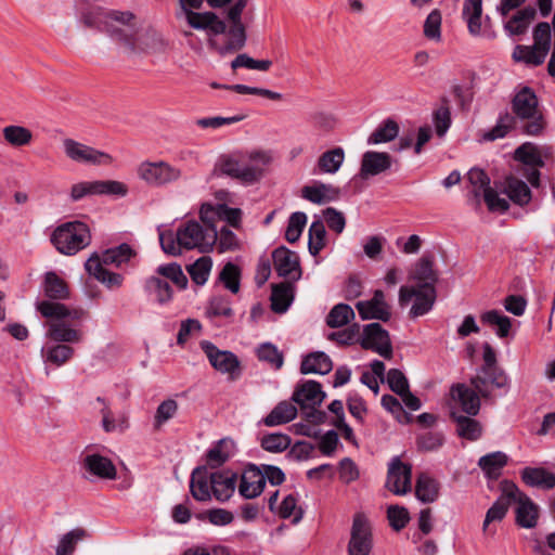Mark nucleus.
Masks as SVG:
<instances>
[{
  "label": "nucleus",
  "mask_w": 555,
  "mask_h": 555,
  "mask_svg": "<svg viewBox=\"0 0 555 555\" xmlns=\"http://www.w3.org/2000/svg\"><path fill=\"white\" fill-rule=\"evenodd\" d=\"M271 162L272 155L268 151H233L218 157L214 175L227 176L244 184H254L263 177Z\"/></svg>",
  "instance_id": "nucleus-1"
},
{
  "label": "nucleus",
  "mask_w": 555,
  "mask_h": 555,
  "mask_svg": "<svg viewBox=\"0 0 555 555\" xmlns=\"http://www.w3.org/2000/svg\"><path fill=\"white\" fill-rule=\"evenodd\" d=\"M217 237V228H203L196 221L182 223L176 233L170 230L159 233L163 250L172 256L181 255L182 249H198L201 253H208L212 250Z\"/></svg>",
  "instance_id": "nucleus-2"
},
{
  "label": "nucleus",
  "mask_w": 555,
  "mask_h": 555,
  "mask_svg": "<svg viewBox=\"0 0 555 555\" xmlns=\"http://www.w3.org/2000/svg\"><path fill=\"white\" fill-rule=\"evenodd\" d=\"M82 20L88 27L104 28L128 52L137 53L146 50L142 44L150 35H138L134 31L133 27L129 24L133 20V14L130 12L105 14L96 10L83 14Z\"/></svg>",
  "instance_id": "nucleus-3"
},
{
  "label": "nucleus",
  "mask_w": 555,
  "mask_h": 555,
  "mask_svg": "<svg viewBox=\"0 0 555 555\" xmlns=\"http://www.w3.org/2000/svg\"><path fill=\"white\" fill-rule=\"evenodd\" d=\"M135 255L134 250L126 243L117 247L106 249L101 255L93 253L86 261L85 269L89 275L108 288H119L122 285L124 276L111 272L107 266L120 267L127 263Z\"/></svg>",
  "instance_id": "nucleus-4"
},
{
  "label": "nucleus",
  "mask_w": 555,
  "mask_h": 555,
  "mask_svg": "<svg viewBox=\"0 0 555 555\" xmlns=\"http://www.w3.org/2000/svg\"><path fill=\"white\" fill-rule=\"evenodd\" d=\"M38 311L48 319L57 321L51 322L48 328V336L56 343H79L82 333L78 330L69 327L63 319L79 320L85 312L81 309H68L65 305L43 300L37 306Z\"/></svg>",
  "instance_id": "nucleus-5"
},
{
  "label": "nucleus",
  "mask_w": 555,
  "mask_h": 555,
  "mask_svg": "<svg viewBox=\"0 0 555 555\" xmlns=\"http://www.w3.org/2000/svg\"><path fill=\"white\" fill-rule=\"evenodd\" d=\"M513 116L521 122V130L528 135H539L545 128V119L539 105V99L529 87H521L512 99Z\"/></svg>",
  "instance_id": "nucleus-6"
},
{
  "label": "nucleus",
  "mask_w": 555,
  "mask_h": 555,
  "mask_svg": "<svg viewBox=\"0 0 555 555\" xmlns=\"http://www.w3.org/2000/svg\"><path fill=\"white\" fill-rule=\"evenodd\" d=\"M56 250L66 256L76 255L91 243L88 225L80 221H69L59 225L51 235Z\"/></svg>",
  "instance_id": "nucleus-7"
},
{
  "label": "nucleus",
  "mask_w": 555,
  "mask_h": 555,
  "mask_svg": "<svg viewBox=\"0 0 555 555\" xmlns=\"http://www.w3.org/2000/svg\"><path fill=\"white\" fill-rule=\"evenodd\" d=\"M467 179L472 185L469 192L473 194L476 205H480L482 197L490 211L505 212L508 210V202L500 197L498 192L491 188L490 178L483 170L478 168L470 169L467 173Z\"/></svg>",
  "instance_id": "nucleus-8"
},
{
  "label": "nucleus",
  "mask_w": 555,
  "mask_h": 555,
  "mask_svg": "<svg viewBox=\"0 0 555 555\" xmlns=\"http://www.w3.org/2000/svg\"><path fill=\"white\" fill-rule=\"evenodd\" d=\"M138 177L147 185L160 188L179 181L182 170L167 162H143L138 166Z\"/></svg>",
  "instance_id": "nucleus-9"
},
{
  "label": "nucleus",
  "mask_w": 555,
  "mask_h": 555,
  "mask_svg": "<svg viewBox=\"0 0 555 555\" xmlns=\"http://www.w3.org/2000/svg\"><path fill=\"white\" fill-rule=\"evenodd\" d=\"M414 298L410 315L418 318L428 313L436 301V288L428 285L401 286L399 291V305L405 307Z\"/></svg>",
  "instance_id": "nucleus-10"
},
{
  "label": "nucleus",
  "mask_w": 555,
  "mask_h": 555,
  "mask_svg": "<svg viewBox=\"0 0 555 555\" xmlns=\"http://www.w3.org/2000/svg\"><path fill=\"white\" fill-rule=\"evenodd\" d=\"M324 399L325 393L322 390V386L315 380H306L297 385L292 396V400L301 410H310L307 416L313 423H321L324 418V413L315 410V406L320 405Z\"/></svg>",
  "instance_id": "nucleus-11"
},
{
  "label": "nucleus",
  "mask_w": 555,
  "mask_h": 555,
  "mask_svg": "<svg viewBox=\"0 0 555 555\" xmlns=\"http://www.w3.org/2000/svg\"><path fill=\"white\" fill-rule=\"evenodd\" d=\"M128 186L115 180H95V181H81L75 183L70 188V199L77 202L86 196L91 195H115L119 197L126 196Z\"/></svg>",
  "instance_id": "nucleus-12"
},
{
  "label": "nucleus",
  "mask_w": 555,
  "mask_h": 555,
  "mask_svg": "<svg viewBox=\"0 0 555 555\" xmlns=\"http://www.w3.org/2000/svg\"><path fill=\"white\" fill-rule=\"evenodd\" d=\"M373 548V535L367 518L358 513L353 516L348 555H370Z\"/></svg>",
  "instance_id": "nucleus-13"
},
{
  "label": "nucleus",
  "mask_w": 555,
  "mask_h": 555,
  "mask_svg": "<svg viewBox=\"0 0 555 555\" xmlns=\"http://www.w3.org/2000/svg\"><path fill=\"white\" fill-rule=\"evenodd\" d=\"M517 492L518 487L514 482H502V494L486 513L482 524L483 533L489 535H493L495 533L496 530L492 527V524L500 522L504 519L512 503L513 495L517 494Z\"/></svg>",
  "instance_id": "nucleus-14"
},
{
  "label": "nucleus",
  "mask_w": 555,
  "mask_h": 555,
  "mask_svg": "<svg viewBox=\"0 0 555 555\" xmlns=\"http://www.w3.org/2000/svg\"><path fill=\"white\" fill-rule=\"evenodd\" d=\"M201 348L206 354L210 365L222 374H229L232 379L240 375V360L229 350H221L212 343L203 340Z\"/></svg>",
  "instance_id": "nucleus-15"
},
{
  "label": "nucleus",
  "mask_w": 555,
  "mask_h": 555,
  "mask_svg": "<svg viewBox=\"0 0 555 555\" xmlns=\"http://www.w3.org/2000/svg\"><path fill=\"white\" fill-rule=\"evenodd\" d=\"M63 146L66 156L77 163L103 166H107L113 163V157L109 154L85 145L73 139H65L63 141Z\"/></svg>",
  "instance_id": "nucleus-16"
},
{
  "label": "nucleus",
  "mask_w": 555,
  "mask_h": 555,
  "mask_svg": "<svg viewBox=\"0 0 555 555\" xmlns=\"http://www.w3.org/2000/svg\"><path fill=\"white\" fill-rule=\"evenodd\" d=\"M361 347L373 350L385 359L392 358L389 333L379 323H370L364 326Z\"/></svg>",
  "instance_id": "nucleus-17"
},
{
  "label": "nucleus",
  "mask_w": 555,
  "mask_h": 555,
  "mask_svg": "<svg viewBox=\"0 0 555 555\" xmlns=\"http://www.w3.org/2000/svg\"><path fill=\"white\" fill-rule=\"evenodd\" d=\"M412 467L398 456L388 465L386 488L396 495H404L412 489Z\"/></svg>",
  "instance_id": "nucleus-18"
},
{
  "label": "nucleus",
  "mask_w": 555,
  "mask_h": 555,
  "mask_svg": "<svg viewBox=\"0 0 555 555\" xmlns=\"http://www.w3.org/2000/svg\"><path fill=\"white\" fill-rule=\"evenodd\" d=\"M273 264L278 274L287 279L289 282H296L301 276L299 257L295 251L281 246L272 253Z\"/></svg>",
  "instance_id": "nucleus-19"
},
{
  "label": "nucleus",
  "mask_w": 555,
  "mask_h": 555,
  "mask_svg": "<svg viewBox=\"0 0 555 555\" xmlns=\"http://www.w3.org/2000/svg\"><path fill=\"white\" fill-rule=\"evenodd\" d=\"M356 308L362 320H380L387 322L390 317V306L385 300V294L376 289L369 300H361L356 304Z\"/></svg>",
  "instance_id": "nucleus-20"
},
{
  "label": "nucleus",
  "mask_w": 555,
  "mask_h": 555,
  "mask_svg": "<svg viewBox=\"0 0 555 555\" xmlns=\"http://www.w3.org/2000/svg\"><path fill=\"white\" fill-rule=\"evenodd\" d=\"M81 467L90 476L99 479L114 480L117 469L111 459L99 453H87L81 460Z\"/></svg>",
  "instance_id": "nucleus-21"
},
{
  "label": "nucleus",
  "mask_w": 555,
  "mask_h": 555,
  "mask_svg": "<svg viewBox=\"0 0 555 555\" xmlns=\"http://www.w3.org/2000/svg\"><path fill=\"white\" fill-rule=\"evenodd\" d=\"M512 502L517 503L515 514L516 524L526 529L534 528L538 524L539 507L532 500L518 489L513 495Z\"/></svg>",
  "instance_id": "nucleus-22"
},
{
  "label": "nucleus",
  "mask_w": 555,
  "mask_h": 555,
  "mask_svg": "<svg viewBox=\"0 0 555 555\" xmlns=\"http://www.w3.org/2000/svg\"><path fill=\"white\" fill-rule=\"evenodd\" d=\"M391 165L392 158L388 153L367 151L362 155L359 175L362 179H369L387 171Z\"/></svg>",
  "instance_id": "nucleus-23"
},
{
  "label": "nucleus",
  "mask_w": 555,
  "mask_h": 555,
  "mask_svg": "<svg viewBox=\"0 0 555 555\" xmlns=\"http://www.w3.org/2000/svg\"><path fill=\"white\" fill-rule=\"evenodd\" d=\"M472 384L476 391L483 397H487L490 393L488 385H492L495 388H507L508 377L501 367L493 366L490 369H481V375H477L473 378Z\"/></svg>",
  "instance_id": "nucleus-24"
},
{
  "label": "nucleus",
  "mask_w": 555,
  "mask_h": 555,
  "mask_svg": "<svg viewBox=\"0 0 555 555\" xmlns=\"http://www.w3.org/2000/svg\"><path fill=\"white\" fill-rule=\"evenodd\" d=\"M186 21L194 29H207L214 35H222L227 31L225 23L214 12L197 13L186 10Z\"/></svg>",
  "instance_id": "nucleus-25"
},
{
  "label": "nucleus",
  "mask_w": 555,
  "mask_h": 555,
  "mask_svg": "<svg viewBox=\"0 0 555 555\" xmlns=\"http://www.w3.org/2000/svg\"><path fill=\"white\" fill-rule=\"evenodd\" d=\"M263 476L261 469L255 465L248 466L241 477L238 492L245 499H254L258 496L264 488Z\"/></svg>",
  "instance_id": "nucleus-26"
},
{
  "label": "nucleus",
  "mask_w": 555,
  "mask_h": 555,
  "mask_svg": "<svg viewBox=\"0 0 555 555\" xmlns=\"http://www.w3.org/2000/svg\"><path fill=\"white\" fill-rule=\"evenodd\" d=\"M241 16L242 14H237V16L232 17L231 11H228L227 18L231 23L230 29L228 31L230 39L225 44L217 47V50L220 54L235 52L245 46V27L242 23Z\"/></svg>",
  "instance_id": "nucleus-27"
},
{
  "label": "nucleus",
  "mask_w": 555,
  "mask_h": 555,
  "mask_svg": "<svg viewBox=\"0 0 555 555\" xmlns=\"http://www.w3.org/2000/svg\"><path fill=\"white\" fill-rule=\"evenodd\" d=\"M550 149L539 147L532 143H524L515 151V159L526 167H544Z\"/></svg>",
  "instance_id": "nucleus-28"
},
{
  "label": "nucleus",
  "mask_w": 555,
  "mask_h": 555,
  "mask_svg": "<svg viewBox=\"0 0 555 555\" xmlns=\"http://www.w3.org/2000/svg\"><path fill=\"white\" fill-rule=\"evenodd\" d=\"M301 196L313 204L321 205L336 201L339 197V189L332 184L318 182L312 185H305L301 189Z\"/></svg>",
  "instance_id": "nucleus-29"
},
{
  "label": "nucleus",
  "mask_w": 555,
  "mask_h": 555,
  "mask_svg": "<svg viewBox=\"0 0 555 555\" xmlns=\"http://www.w3.org/2000/svg\"><path fill=\"white\" fill-rule=\"evenodd\" d=\"M236 475L229 470L211 474V491L215 498L224 502L229 500L235 490Z\"/></svg>",
  "instance_id": "nucleus-30"
},
{
  "label": "nucleus",
  "mask_w": 555,
  "mask_h": 555,
  "mask_svg": "<svg viewBox=\"0 0 555 555\" xmlns=\"http://www.w3.org/2000/svg\"><path fill=\"white\" fill-rule=\"evenodd\" d=\"M521 480L529 487L541 489L555 488V474L543 467L527 466L520 472Z\"/></svg>",
  "instance_id": "nucleus-31"
},
{
  "label": "nucleus",
  "mask_w": 555,
  "mask_h": 555,
  "mask_svg": "<svg viewBox=\"0 0 555 555\" xmlns=\"http://www.w3.org/2000/svg\"><path fill=\"white\" fill-rule=\"evenodd\" d=\"M295 282L285 281L272 285L271 309L276 313H284L294 299Z\"/></svg>",
  "instance_id": "nucleus-32"
},
{
  "label": "nucleus",
  "mask_w": 555,
  "mask_h": 555,
  "mask_svg": "<svg viewBox=\"0 0 555 555\" xmlns=\"http://www.w3.org/2000/svg\"><path fill=\"white\" fill-rule=\"evenodd\" d=\"M332 369L333 362L331 358L322 351H315L307 354L302 359L300 373L325 375L330 373Z\"/></svg>",
  "instance_id": "nucleus-33"
},
{
  "label": "nucleus",
  "mask_w": 555,
  "mask_h": 555,
  "mask_svg": "<svg viewBox=\"0 0 555 555\" xmlns=\"http://www.w3.org/2000/svg\"><path fill=\"white\" fill-rule=\"evenodd\" d=\"M453 399L457 400L463 412L468 415H476L480 409V400L475 390L465 385L459 384L452 387Z\"/></svg>",
  "instance_id": "nucleus-34"
},
{
  "label": "nucleus",
  "mask_w": 555,
  "mask_h": 555,
  "mask_svg": "<svg viewBox=\"0 0 555 555\" xmlns=\"http://www.w3.org/2000/svg\"><path fill=\"white\" fill-rule=\"evenodd\" d=\"M190 490L192 496L197 501H208L211 498V475L209 478L206 475V470L202 468L194 469L191 482Z\"/></svg>",
  "instance_id": "nucleus-35"
},
{
  "label": "nucleus",
  "mask_w": 555,
  "mask_h": 555,
  "mask_svg": "<svg viewBox=\"0 0 555 555\" xmlns=\"http://www.w3.org/2000/svg\"><path fill=\"white\" fill-rule=\"evenodd\" d=\"M235 450L234 441L229 438L220 439L207 452V464L211 468L223 465L233 454Z\"/></svg>",
  "instance_id": "nucleus-36"
},
{
  "label": "nucleus",
  "mask_w": 555,
  "mask_h": 555,
  "mask_svg": "<svg viewBox=\"0 0 555 555\" xmlns=\"http://www.w3.org/2000/svg\"><path fill=\"white\" fill-rule=\"evenodd\" d=\"M504 193L513 203L519 206L527 205L531 201V191L527 183L515 177L505 179Z\"/></svg>",
  "instance_id": "nucleus-37"
},
{
  "label": "nucleus",
  "mask_w": 555,
  "mask_h": 555,
  "mask_svg": "<svg viewBox=\"0 0 555 555\" xmlns=\"http://www.w3.org/2000/svg\"><path fill=\"white\" fill-rule=\"evenodd\" d=\"M296 415V406L291 402L282 401L273 408L262 422L266 426L273 427L289 423Z\"/></svg>",
  "instance_id": "nucleus-38"
},
{
  "label": "nucleus",
  "mask_w": 555,
  "mask_h": 555,
  "mask_svg": "<svg viewBox=\"0 0 555 555\" xmlns=\"http://www.w3.org/2000/svg\"><path fill=\"white\" fill-rule=\"evenodd\" d=\"M415 495L423 503L435 502L439 496L438 481L425 473L420 474L415 485Z\"/></svg>",
  "instance_id": "nucleus-39"
},
{
  "label": "nucleus",
  "mask_w": 555,
  "mask_h": 555,
  "mask_svg": "<svg viewBox=\"0 0 555 555\" xmlns=\"http://www.w3.org/2000/svg\"><path fill=\"white\" fill-rule=\"evenodd\" d=\"M451 416L456 423V433L461 438L470 441H475L480 438L482 427L478 421L455 412H452Z\"/></svg>",
  "instance_id": "nucleus-40"
},
{
  "label": "nucleus",
  "mask_w": 555,
  "mask_h": 555,
  "mask_svg": "<svg viewBox=\"0 0 555 555\" xmlns=\"http://www.w3.org/2000/svg\"><path fill=\"white\" fill-rule=\"evenodd\" d=\"M482 0H464L463 16L467 22L468 31L478 36L481 31Z\"/></svg>",
  "instance_id": "nucleus-41"
},
{
  "label": "nucleus",
  "mask_w": 555,
  "mask_h": 555,
  "mask_svg": "<svg viewBox=\"0 0 555 555\" xmlns=\"http://www.w3.org/2000/svg\"><path fill=\"white\" fill-rule=\"evenodd\" d=\"M345 160V151L343 147H334L321 154L317 167L322 173H336Z\"/></svg>",
  "instance_id": "nucleus-42"
},
{
  "label": "nucleus",
  "mask_w": 555,
  "mask_h": 555,
  "mask_svg": "<svg viewBox=\"0 0 555 555\" xmlns=\"http://www.w3.org/2000/svg\"><path fill=\"white\" fill-rule=\"evenodd\" d=\"M508 457L501 451H495L481 456L478 466L489 478H498L501 469L507 464Z\"/></svg>",
  "instance_id": "nucleus-43"
},
{
  "label": "nucleus",
  "mask_w": 555,
  "mask_h": 555,
  "mask_svg": "<svg viewBox=\"0 0 555 555\" xmlns=\"http://www.w3.org/2000/svg\"><path fill=\"white\" fill-rule=\"evenodd\" d=\"M145 292L154 296L159 305H165L172 299V289L168 282L159 276H151L145 281Z\"/></svg>",
  "instance_id": "nucleus-44"
},
{
  "label": "nucleus",
  "mask_w": 555,
  "mask_h": 555,
  "mask_svg": "<svg viewBox=\"0 0 555 555\" xmlns=\"http://www.w3.org/2000/svg\"><path fill=\"white\" fill-rule=\"evenodd\" d=\"M535 16V9L527 7L518 11L506 24L505 30L509 35H522L527 31Z\"/></svg>",
  "instance_id": "nucleus-45"
},
{
  "label": "nucleus",
  "mask_w": 555,
  "mask_h": 555,
  "mask_svg": "<svg viewBox=\"0 0 555 555\" xmlns=\"http://www.w3.org/2000/svg\"><path fill=\"white\" fill-rule=\"evenodd\" d=\"M546 55V52L534 44L531 47L518 44L513 52V59L515 62H521L530 66L541 65Z\"/></svg>",
  "instance_id": "nucleus-46"
},
{
  "label": "nucleus",
  "mask_w": 555,
  "mask_h": 555,
  "mask_svg": "<svg viewBox=\"0 0 555 555\" xmlns=\"http://www.w3.org/2000/svg\"><path fill=\"white\" fill-rule=\"evenodd\" d=\"M399 133V125L388 118L384 120L367 138V144H380L392 141Z\"/></svg>",
  "instance_id": "nucleus-47"
},
{
  "label": "nucleus",
  "mask_w": 555,
  "mask_h": 555,
  "mask_svg": "<svg viewBox=\"0 0 555 555\" xmlns=\"http://www.w3.org/2000/svg\"><path fill=\"white\" fill-rule=\"evenodd\" d=\"M4 140L14 147L28 145L33 140V132L23 126L10 125L2 129Z\"/></svg>",
  "instance_id": "nucleus-48"
},
{
  "label": "nucleus",
  "mask_w": 555,
  "mask_h": 555,
  "mask_svg": "<svg viewBox=\"0 0 555 555\" xmlns=\"http://www.w3.org/2000/svg\"><path fill=\"white\" fill-rule=\"evenodd\" d=\"M44 294L55 300H63L69 297L66 283L54 272H48L44 279Z\"/></svg>",
  "instance_id": "nucleus-49"
},
{
  "label": "nucleus",
  "mask_w": 555,
  "mask_h": 555,
  "mask_svg": "<svg viewBox=\"0 0 555 555\" xmlns=\"http://www.w3.org/2000/svg\"><path fill=\"white\" fill-rule=\"evenodd\" d=\"M88 537L83 528H75L62 535L56 546L55 555H73L78 542Z\"/></svg>",
  "instance_id": "nucleus-50"
},
{
  "label": "nucleus",
  "mask_w": 555,
  "mask_h": 555,
  "mask_svg": "<svg viewBox=\"0 0 555 555\" xmlns=\"http://www.w3.org/2000/svg\"><path fill=\"white\" fill-rule=\"evenodd\" d=\"M44 361L55 366L64 365L74 356V349L64 344L47 347L42 349Z\"/></svg>",
  "instance_id": "nucleus-51"
},
{
  "label": "nucleus",
  "mask_w": 555,
  "mask_h": 555,
  "mask_svg": "<svg viewBox=\"0 0 555 555\" xmlns=\"http://www.w3.org/2000/svg\"><path fill=\"white\" fill-rule=\"evenodd\" d=\"M516 117L509 113H505L499 117L495 126L483 134V139L486 141L502 139L516 127Z\"/></svg>",
  "instance_id": "nucleus-52"
},
{
  "label": "nucleus",
  "mask_w": 555,
  "mask_h": 555,
  "mask_svg": "<svg viewBox=\"0 0 555 555\" xmlns=\"http://www.w3.org/2000/svg\"><path fill=\"white\" fill-rule=\"evenodd\" d=\"M516 117L509 113H505L499 117L495 126L483 134V139L486 141L502 139L516 127Z\"/></svg>",
  "instance_id": "nucleus-53"
},
{
  "label": "nucleus",
  "mask_w": 555,
  "mask_h": 555,
  "mask_svg": "<svg viewBox=\"0 0 555 555\" xmlns=\"http://www.w3.org/2000/svg\"><path fill=\"white\" fill-rule=\"evenodd\" d=\"M516 117L509 113H505L499 117L495 126L483 134V139L486 141L502 139L516 127Z\"/></svg>",
  "instance_id": "nucleus-54"
},
{
  "label": "nucleus",
  "mask_w": 555,
  "mask_h": 555,
  "mask_svg": "<svg viewBox=\"0 0 555 555\" xmlns=\"http://www.w3.org/2000/svg\"><path fill=\"white\" fill-rule=\"evenodd\" d=\"M354 319V312L349 305L338 304L326 317V324L332 328L341 327Z\"/></svg>",
  "instance_id": "nucleus-55"
},
{
  "label": "nucleus",
  "mask_w": 555,
  "mask_h": 555,
  "mask_svg": "<svg viewBox=\"0 0 555 555\" xmlns=\"http://www.w3.org/2000/svg\"><path fill=\"white\" fill-rule=\"evenodd\" d=\"M481 322L495 327V333L499 337H506L511 330V319L496 310L485 312L481 317Z\"/></svg>",
  "instance_id": "nucleus-56"
},
{
  "label": "nucleus",
  "mask_w": 555,
  "mask_h": 555,
  "mask_svg": "<svg viewBox=\"0 0 555 555\" xmlns=\"http://www.w3.org/2000/svg\"><path fill=\"white\" fill-rule=\"evenodd\" d=\"M211 267V258L209 256H203L188 267V272L195 284L204 285L209 278Z\"/></svg>",
  "instance_id": "nucleus-57"
},
{
  "label": "nucleus",
  "mask_w": 555,
  "mask_h": 555,
  "mask_svg": "<svg viewBox=\"0 0 555 555\" xmlns=\"http://www.w3.org/2000/svg\"><path fill=\"white\" fill-rule=\"evenodd\" d=\"M412 279L417 282V285L435 286L438 278L433 269V261L428 258H421L415 266Z\"/></svg>",
  "instance_id": "nucleus-58"
},
{
  "label": "nucleus",
  "mask_w": 555,
  "mask_h": 555,
  "mask_svg": "<svg viewBox=\"0 0 555 555\" xmlns=\"http://www.w3.org/2000/svg\"><path fill=\"white\" fill-rule=\"evenodd\" d=\"M292 439L286 434L273 433L264 435L260 440L263 450L272 453H280L291 447Z\"/></svg>",
  "instance_id": "nucleus-59"
},
{
  "label": "nucleus",
  "mask_w": 555,
  "mask_h": 555,
  "mask_svg": "<svg viewBox=\"0 0 555 555\" xmlns=\"http://www.w3.org/2000/svg\"><path fill=\"white\" fill-rule=\"evenodd\" d=\"M326 231L321 220L313 221L309 229L308 249L312 256H317L325 246Z\"/></svg>",
  "instance_id": "nucleus-60"
},
{
  "label": "nucleus",
  "mask_w": 555,
  "mask_h": 555,
  "mask_svg": "<svg viewBox=\"0 0 555 555\" xmlns=\"http://www.w3.org/2000/svg\"><path fill=\"white\" fill-rule=\"evenodd\" d=\"M257 357L260 361L268 362L275 370H280L284 363L283 353L270 343H264L258 347Z\"/></svg>",
  "instance_id": "nucleus-61"
},
{
  "label": "nucleus",
  "mask_w": 555,
  "mask_h": 555,
  "mask_svg": "<svg viewBox=\"0 0 555 555\" xmlns=\"http://www.w3.org/2000/svg\"><path fill=\"white\" fill-rule=\"evenodd\" d=\"M156 272L170 280L173 284H176L179 288L184 289L188 286V278L183 273L181 266L178 263H169L159 266Z\"/></svg>",
  "instance_id": "nucleus-62"
},
{
  "label": "nucleus",
  "mask_w": 555,
  "mask_h": 555,
  "mask_svg": "<svg viewBox=\"0 0 555 555\" xmlns=\"http://www.w3.org/2000/svg\"><path fill=\"white\" fill-rule=\"evenodd\" d=\"M441 13L439 10H433L424 23V36L431 41L439 42L441 40Z\"/></svg>",
  "instance_id": "nucleus-63"
},
{
  "label": "nucleus",
  "mask_w": 555,
  "mask_h": 555,
  "mask_svg": "<svg viewBox=\"0 0 555 555\" xmlns=\"http://www.w3.org/2000/svg\"><path fill=\"white\" fill-rule=\"evenodd\" d=\"M240 276L241 272L238 267L232 262H228L219 274L220 281L233 294L240 291Z\"/></svg>",
  "instance_id": "nucleus-64"
}]
</instances>
